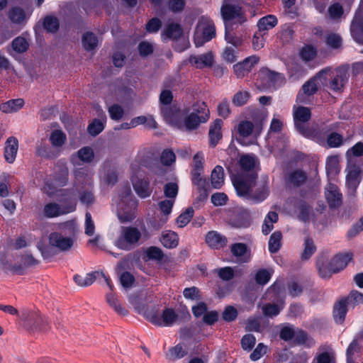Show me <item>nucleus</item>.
I'll use <instances>...</instances> for the list:
<instances>
[{"mask_svg":"<svg viewBox=\"0 0 363 363\" xmlns=\"http://www.w3.org/2000/svg\"><path fill=\"white\" fill-rule=\"evenodd\" d=\"M143 235L145 238L151 235L143 222L140 224V229L132 225L121 226L120 233L113 244L120 250L129 251L139 244Z\"/></svg>","mask_w":363,"mask_h":363,"instance_id":"nucleus-1","label":"nucleus"},{"mask_svg":"<svg viewBox=\"0 0 363 363\" xmlns=\"http://www.w3.org/2000/svg\"><path fill=\"white\" fill-rule=\"evenodd\" d=\"M130 302L139 312H143L147 320L157 326H171L178 318V314L172 308H164L160 316L157 311L148 310L145 305L140 304L137 296H132Z\"/></svg>","mask_w":363,"mask_h":363,"instance_id":"nucleus-2","label":"nucleus"},{"mask_svg":"<svg viewBox=\"0 0 363 363\" xmlns=\"http://www.w3.org/2000/svg\"><path fill=\"white\" fill-rule=\"evenodd\" d=\"M258 178L257 172H250L235 177L233 179V184L235 187L237 195L243 200L248 201L251 187Z\"/></svg>","mask_w":363,"mask_h":363,"instance_id":"nucleus-3","label":"nucleus"},{"mask_svg":"<svg viewBox=\"0 0 363 363\" xmlns=\"http://www.w3.org/2000/svg\"><path fill=\"white\" fill-rule=\"evenodd\" d=\"M220 14L224 22L225 28L232 27V21H237L242 24L246 21V17L239 5L223 3L220 8Z\"/></svg>","mask_w":363,"mask_h":363,"instance_id":"nucleus-4","label":"nucleus"},{"mask_svg":"<svg viewBox=\"0 0 363 363\" xmlns=\"http://www.w3.org/2000/svg\"><path fill=\"white\" fill-rule=\"evenodd\" d=\"M21 318L24 320V325L28 330L35 331L47 329V319L38 312L26 311L22 313Z\"/></svg>","mask_w":363,"mask_h":363,"instance_id":"nucleus-5","label":"nucleus"},{"mask_svg":"<svg viewBox=\"0 0 363 363\" xmlns=\"http://www.w3.org/2000/svg\"><path fill=\"white\" fill-rule=\"evenodd\" d=\"M311 110L303 106H294L293 119L296 130L301 134L308 128L306 124L311 118Z\"/></svg>","mask_w":363,"mask_h":363,"instance_id":"nucleus-6","label":"nucleus"},{"mask_svg":"<svg viewBox=\"0 0 363 363\" xmlns=\"http://www.w3.org/2000/svg\"><path fill=\"white\" fill-rule=\"evenodd\" d=\"M251 191L248 201L254 204L264 201L269 196L270 192L268 177H264L261 181L257 179L251 187Z\"/></svg>","mask_w":363,"mask_h":363,"instance_id":"nucleus-7","label":"nucleus"},{"mask_svg":"<svg viewBox=\"0 0 363 363\" xmlns=\"http://www.w3.org/2000/svg\"><path fill=\"white\" fill-rule=\"evenodd\" d=\"M332 128L325 123L317 124L308 128L302 133L305 138L314 140L320 145H325V140Z\"/></svg>","mask_w":363,"mask_h":363,"instance_id":"nucleus-8","label":"nucleus"},{"mask_svg":"<svg viewBox=\"0 0 363 363\" xmlns=\"http://www.w3.org/2000/svg\"><path fill=\"white\" fill-rule=\"evenodd\" d=\"M138 205L137 199L120 201L117 210V216L121 223L131 222L135 218V211Z\"/></svg>","mask_w":363,"mask_h":363,"instance_id":"nucleus-9","label":"nucleus"},{"mask_svg":"<svg viewBox=\"0 0 363 363\" xmlns=\"http://www.w3.org/2000/svg\"><path fill=\"white\" fill-rule=\"evenodd\" d=\"M76 210V204L69 202L62 206L53 202L46 203L43 208V215L46 218H56L61 215L74 212Z\"/></svg>","mask_w":363,"mask_h":363,"instance_id":"nucleus-10","label":"nucleus"},{"mask_svg":"<svg viewBox=\"0 0 363 363\" xmlns=\"http://www.w3.org/2000/svg\"><path fill=\"white\" fill-rule=\"evenodd\" d=\"M229 224L236 228H247L251 225V214L248 209L239 208L233 211Z\"/></svg>","mask_w":363,"mask_h":363,"instance_id":"nucleus-11","label":"nucleus"},{"mask_svg":"<svg viewBox=\"0 0 363 363\" xmlns=\"http://www.w3.org/2000/svg\"><path fill=\"white\" fill-rule=\"evenodd\" d=\"M325 196L330 209H336L342 203V194L337 185L330 183L325 191Z\"/></svg>","mask_w":363,"mask_h":363,"instance_id":"nucleus-12","label":"nucleus"},{"mask_svg":"<svg viewBox=\"0 0 363 363\" xmlns=\"http://www.w3.org/2000/svg\"><path fill=\"white\" fill-rule=\"evenodd\" d=\"M360 168L355 164L351 165L348 167L347 174L346 175V186L347 188L348 195L354 196L357 188L359 184V174Z\"/></svg>","mask_w":363,"mask_h":363,"instance_id":"nucleus-13","label":"nucleus"},{"mask_svg":"<svg viewBox=\"0 0 363 363\" xmlns=\"http://www.w3.org/2000/svg\"><path fill=\"white\" fill-rule=\"evenodd\" d=\"M131 182L133 189L140 198L146 199L152 194L153 188L150 186L149 178L132 177Z\"/></svg>","mask_w":363,"mask_h":363,"instance_id":"nucleus-14","label":"nucleus"},{"mask_svg":"<svg viewBox=\"0 0 363 363\" xmlns=\"http://www.w3.org/2000/svg\"><path fill=\"white\" fill-rule=\"evenodd\" d=\"M259 61V57L257 55L247 57L242 62L234 65L233 71L238 78H242L252 70Z\"/></svg>","mask_w":363,"mask_h":363,"instance_id":"nucleus-15","label":"nucleus"},{"mask_svg":"<svg viewBox=\"0 0 363 363\" xmlns=\"http://www.w3.org/2000/svg\"><path fill=\"white\" fill-rule=\"evenodd\" d=\"M216 37V26L213 21L207 20L203 23L202 37H199L198 33L194 35L196 47L203 45L205 43L211 40Z\"/></svg>","mask_w":363,"mask_h":363,"instance_id":"nucleus-16","label":"nucleus"},{"mask_svg":"<svg viewBox=\"0 0 363 363\" xmlns=\"http://www.w3.org/2000/svg\"><path fill=\"white\" fill-rule=\"evenodd\" d=\"M184 35V31L182 26L177 23H167L161 33V38L163 42L167 40H177Z\"/></svg>","mask_w":363,"mask_h":363,"instance_id":"nucleus-17","label":"nucleus"},{"mask_svg":"<svg viewBox=\"0 0 363 363\" xmlns=\"http://www.w3.org/2000/svg\"><path fill=\"white\" fill-rule=\"evenodd\" d=\"M205 242L211 249L220 250L227 246L228 239L220 233L211 230L206 233Z\"/></svg>","mask_w":363,"mask_h":363,"instance_id":"nucleus-18","label":"nucleus"},{"mask_svg":"<svg viewBox=\"0 0 363 363\" xmlns=\"http://www.w3.org/2000/svg\"><path fill=\"white\" fill-rule=\"evenodd\" d=\"M49 244L58 248L62 251H66L70 249L73 245V240L70 238L64 237L62 233L52 232L48 237Z\"/></svg>","mask_w":363,"mask_h":363,"instance_id":"nucleus-19","label":"nucleus"},{"mask_svg":"<svg viewBox=\"0 0 363 363\" xmlns=\"http://www.w3.org/2000/svg\"><path fill=\"white\" fill-rule=\"evenodd\" d=\"M223 122L221 119H216L210 125L208 131L209 146L215 147L222 139V126Z\"/></svg>","mask_w":363,"mask_h":363,"instance_id":"nucleus-20","label":"nucleus"},{"mask_svg":"<svg viewBox=\"0 0 363 363\" xmlns=\"http://www.w3.org/2000/svg\"><path fill=\"white\" fill-rule=\"evenodd\" d=\"M230 252L242 262H248L250 258V249L247 244L235 242L230 247Z\"/></svg>","mask_w":363,"mask_h":363,"instance_id":"nucleus-21","label":"nucleus"},{"mask_svg":"<svg viewBox=\"0 0 363 363\" xmlns=\"http://www.w3.org/2000/svg\"><path fill=\"white\" fill-rule=\"evenodd\" d=\"M352 256L351 252L337 254L331 259L329 265H331L333 272L337 273L347 266L352 260Z\"/></svg>","mask_w":363,"mask_h":363,"instance_id":"nucleus-22","label":"nucleus"},{"mask_svg":"<svg viewBox=\"0 0 363 363\" xmlns=\"http://www.w3.org/2000/svg\"><path fill=\"white\" fill-rule=\"evenodd\" d=\"M308 176L306 173L300 169L289 172L285 177V182L294 187H300L306 183Z\"/></svg>","mask_w":363,"mask_h":363,"instance_id":"nucleus-23","label":"nucleus"},{"mask_svg":"<svg viewBox=\"0 0 363 363\" xmlns=\"http://www.w3.org/2000/svg\"><path fill=\"white\" fill-rule=\"evenodd\" d=\"M69 177L68 168L65 163L57 162L55 165L53 179L56 184L60 186H64L67 184Z\"/></svg>","mask_w":363,"mask_h":363,"instance_id":"nucleus-24","label":"nucleus"},{"mask_svg":"<svg viewBox=\"0 0 363 363\" xmlns=\"http://www.w3.org/2000/svg\"><path fill=\"white\" fill-rule=\"evenodd\" d=\"M350 33L356 42L363 44V15L355 14L350 26Z\"/></svg>","mask_w":363,"mask_h":363,"instance_id":"nucleus-25","label":"nucleus"},{"mask_svg":"<svg viewBox=\"0 0 363 363\" xmlns=\"http://www.w3.org/2000/svg\"><path fill=\"white\" fill-rule=\"evenodd\" d=\"M347 306L346 300L342 298L334 303L333 317L337 324L342 325L345 322L348 311Z\"/></svg>","mask_w":363,"mask_h":363,"instance_id":"nucleus-26","label":"nucleus"},{"mask_svg":"<svg viewBox=\"0 0 363 363\" xmlns=\"http://www.w3.org/2000/svg\"><path fill=\"white\" fill-rule=\"evenodd\" d=\"M164 119L171 123H177L179 120L180 108L176 104L160 106Z\"/></svg>","mask_w":363,"mask_h":363,"instance_id":"nucleus-27","label":"nucleus"},{"mask_svg":"<svg viewBox=\"0 0 363 363\" xmlns=\"http://www.w3.org/2000/svg\"><path fill=\"white\" fill-rule=\"evenodd\" d=\"M278 22V18L275 15L268 14L258 20L257 27L259 31L267 35L268 31L276 27Z\"/></svg>","mask_w":363,"mask_h":363,"instance_id":"nucleus-28","label":"nucleus"},{"mask_svg":"<svg viewBox=\"0 0 363 363\" xmlns=\"http://www.w3.org/2000/svg\"><path fill=\"white\" fill-rule=\"evenodd\" d=\"M18 148V140L15 137H9L6 141L4 148V157L7 162L12 164L15 161Z\"/></svg>","mask_w":363,"mask_h":363,"instance_id":"nucleus-29","label":"nucleus"},{"mask_svg":"<svg viewBox=\"0 0 363 363\" xmlns=\"http://www.w3.org/2000/svg\"><path fill=\"white\" fill-rule=\"evenodd\" d=\"M207 121V115L199 116L196 113H191L184 118V125L186 130L191 131L197 129L201 123Z\"/></svg>","mask_w":363,"mask_h":363,"instance_id":"nucleus-30","label":"nucleus"},{"mask_svg":"<svg viewBox=\"0 0 363 363\" xmlns=\"http://www.w3.org/2000/svg\"><path fill=\"white\" fill-rule=\"evenodd\" d=\"M189 62L192 65H195L196 68L202 69L204 67H212L213 58L211 52L201 55L199 57L192 55L189 57Z\"/></svg>","mask_w":363,"mask_h":363,"instance_id":"nucleus-31","label":"nucleus"},{"mask_svg":"<svg viewBox=\"0 0 363 363\" xmlns=\"http://www.w3.org/2000/svg\"><path fill=\"white\" fill-rule=\"evenodd\" d=\"M145 257L147 260L156 261L160 265L168 261L162 249L156 246H150L145 250Z\"/></svg>","mask_w":363,"mask_h":363,"instance_id":"nucleus-32","label":"nucleus"},{"mask_svg":"<svg viewBox=\"0 0 363 363\" xmlns=\"http://www.w3.org/2000/svg\"><path fill=\"white\" fill-rule=\"evenodd\" d=\"M260 74L263 75L269 86H277L282 84L284 81V76L277 72L271 71L267 68H263L260 71Z\"/></svg>","mask_w":363,"mask_h":363,"instance_id":"nucleus-33","label":"nucleus"},{"mask_svg":"<svg viewBox=\"0 0 363 363\" xmlns=\"http://www.w3.org/2000/svg\"><path fill=\"white\" fill-rule=\"evenodd\" d=\"M162 245L168 249H173L179 245V236L174 231L168 230L163 232L160 238Z\"/></svg>","mask_w":363,"mask_h":363,"instance_id":"nucleus-34","label":"nucleus"},{"mask_svg":"<svg viewBox=\"0 0 363 363\" xmlns=\"http://www.w3.org/2000/svg\"><path fill=\"white\" fill-rule=\"evenodd\" d=\"M257 162L258 160L254 155L244 154L240 157L238 164L242 171L251 172Z\"/></svg>","mask_w":363,"mask_h":363,"instance_id":"nucleus-35","label":"nucleus"},{"mask_svg":"<svg viewBox=\"0 0 363 363\" xmlns=\"http://www.w3.org/2000/svg\"><path fill=\"white\" fill-rule=\"evenodd\" d=\"M346 74L341 70H337L335 76L330 79L328 86L334 92H341L344 87Z\"/></svg>","mask_w":363,"mask_h":363,"instance_id":"nucleus-36","label":"nucleus"},{"mask_svg":"<svg viewBox=\"0 0 363 363\" xmlns=\"http://www.w3.org/2000/svg\"><path fill=\"white\" fill-rule=\"evenodd\" d=\"M187 349L182 343H179L169 349L166 353V358L170 361L182 359L187 354Z\"/></svg>","mask_w":363,"mask_h":363,"instance_id":"nucleus-37","label":"nucleus"},{"mask_svg":"<svg viewBox=\"0 0 363 363\" xmlns=\"http://www.w3.org/2000/svg\"><path fill=\"white\" fill-rule=\"evenodd\" d=\"M98 37L93 32L87 31L82 37V44L86 51H92L98 46Z\"/></svg>","mask_w":363,"mask_h":363,"instance_id":"nucleus-38","label":"nucleus"},{"mask_svg":"<svg viewBox=\"0 0 363 363\" xmlns=\"http://www.w3.org/2000/svg\"><path fill=\"white\" fill-rule=\"evenodd\" d=\"M24 105V101L22 99H11L0 105V110L3 113H9L16 112Z\"/></svg>","mask_w":363,"mask_h":363,"instance_id":"nucleus-39","label":"nucleus"},{"mask_svg":"<svg viewBox=\"0 0 363 363\" xmlns=\"http://www.w3.org/2000/svg\"><path fill=\"white\" fill-rule=\"evenodd\" d=\"M254 128V124L250 121H242L238 125L237 130L239 134V138H237V141L242 143L241 139L250 136Z\"/></svg>","mask_w":363,"mask_h":363,"instance_id":"nucleus-40","label":"nucleus"},{"mask_svg":"<svg viewBox=\"0 0 363 363\" xmlns=\"http://www.w3.org/2000/svg\"><path fill=\"white\" fill-rule=\"evenodd\" d=\"M211 185L214 189H220L224 183V170L223 168L217 165L213 169L211 175Z\"/></svg>","mask_w":363,"mask_h":363,"instance_id":"nucleus-41","label":"nucleus"},{"mask_svg":"<svg viewBox=\"0 0 363 363\" xmlns=\"http://www.w3.org/2000/svg\"><path fill=\"white\" fill-rule=\"evenodd\" d=\"M43 26L50 33H56L60 28V22L54 16H46L43 18Z\"/></svg>","mask_w":363,"mask_h":363,"instance_id":"nucleus-42","label":"nucleus"},{"mask_svg":"<svg viewBox=\"0 0 363 363\" xmlns=\"http://www.w3.org/2000/svg\"><path fill=\"white\" fill-rule=\"evenodd\" d=\"M282 234L281 231L274 232L269 237L268 250L271 253H277L281 246Z\"/></svg>","mask_w":363,"mask_h":363,"instance_id":"nucleus-43","label":"nucleus"},{"mask_svg":"<svg viewBox=\"0 0 363 363\" xmlns=\"http://www.w3.org/2000/svg\"><path fill=\"white\" fill-rule=\"evenodd\" d=\"M9 19L14 23L21 24L26 21V16L24 10L18 6L12 7L9 12Z\"/></svg>","mask_w":363,"mask_h":363,"instance_id":"nucleus-44","label":"nucleus"},{"mask_svg":"<svg viewBox=\"0 0 363 363\" xmlns=\"http://www.w3.org/2000/svg\"><path fill=\"white\" fill-rule=\"evenodd\" d=\"M316 267L318 271L319 275L322 278H329L333 274H335L332 270L331 265H329V262L325 261L323 258H318L316 262Z\"/></svg>","mask_w":363,"mask_h":363,"instance_id":"nucleus-45","label":"nucleus"},{"mask_svg":"<svg viewBox=\"0 0 363 363\" xmlns=\"http://www.w3.org/2000/svg\"><path fill=\"white\" fill-rule=\"evenodd\" d=\"M50 141L52 147H61L65 144L67 136L62 130H55L50 134Z\"/></svg>","mask_w":363,"mask_h":363,"instance_id":"nucleus-46","label":"nucleus"},{"mask_svg":"<svg viewBox=\"0 0 363 363\" xmlns=\"http://www.w3.org/2000/svg\"><path fill=\"white\" fill-rule=\"evenodd\" d=\"M316 247L313 239L307 237L304 240V250L301 255V259L303 261L308 260L315 252Z\"/></svg>","mask_w":363,"mask_h":363,"instance_id":"nucleus-47","label":"nucleus"},{"mask_svg":"<svg viewBox=\"0 0 363 363\" xmlns=\"http://www.w3.org/2000/svg\"><path fill=\"white\" fill-rule=\"evenodd\" d=\"M343 143L342 135L337 132L330 131L325 140V144L330 148L339 147L343 145Z\"/></svg>","mask_w":363,"mask_h":363,"instance_id":"nucleus-48","label":"nucleus"},{"mask_svg":"<svg viewBox=\"0 0 363 363\" xmlns=\"http://www.w3.org/2000/svg\"><path fill=\"white\" fill-rule=\"evenodd\" d=\"M342 298L346 300L347 305H350L353 308L357 305L363 304V294L357 290L351 291L347 296Z\"/></svg>","mask_w":363,"mask_h":363,"instance_id":"nucleus-49","label":"nucleus"},{"mask_svg":"<svg viewBox=\"0 0 363 363\" xmlns=\"http://www.w3.org/2000/svg\"><path fill=\"white\" fill-rule=\"evenodd\" d=\"M108 112L110 118L114 121H121L125 114L124 109L121 105L118 104H113L108 106Z\"/></svg>","mask_w":363,"mask_h":363,"instance_id":"nucleus-50","label":"nucleus"},{"mask_svg":"<svg viewBox=\"0 0 363 363\" xmlns=\"http://www.w3.org/2000/svg\"><path fill=\"white\" fill-rule=\"evenodd\" d=\"M194 210L192 207H188L176 219V223L179 228L186 226L193 218Z\"/></svg>","mask_w":363,"mask_h":363,"instance_id":"nucleus-51","label":"nucleus"},{"mask_svg":"<svg viewBox=\"0 0 363 363\" xmlns=\"http://www.w3.org/2000/svg\"><path fill=\"white\" fill-rule=\"evenodd\" d=\"M325 170L328 177L338 174V160L336 156H330L326 160Z\"/></svg>","mask_w":363,"mask_h":363,"instance_id":"nucleus-52","label":"nucleus"},{"mask_svg":"<svg viewBox=\"0 0 363 363\" xmlns=\"http://www.w3.org/2000/svg\"><path fill=\"white\" fill-rule=\"evenodd\" d=\"M297 210L298 211V218L303 221H306L309 219L310 212L311 207L304 200H300L297 205Z\"/></svg>","mask_w":363,"mask_h":363,"instance_id":"nucleus-53","label":"nucleus"},{"mask_svg":"<svg viewBox=\"0 0 363 363\" xmlns=\"http://www.w3.org/2000/svg\"><path fill=\"white\" fill-rule=\"evenodd\" d=\"M272 275V272L266 269H260L256 272L255 279L257 284L264 286L269 281Z\"/></svg>","mask_w":363,"mask_h":363,"instance_id":"nucleus-54","label":"nucleus"},{"mask_svg":"<svg viewBox=\"0 0 363 363\" xmlns=\"http://www.w3.org/2000/svg\"><path fill=\"white\" fill-rule=\"evenodd\" d=\"M281 308L276 303H267L262 308V313L265 317L273 318L278 315Z\"/></svg>","mask_w":363,"mask_h":363,"instance_id":"nucleus-55","label":"nucleus"},{"mask_svg":"<svg viewBox=\"0 0 363 363\" xmlns=\"http://www.w3.org/2000/svg\"><path fill=\"white\" fill-rule=\"evenodd\" d=\"M294 30L291 23H285L281 26L279 33L280 39L284 43H289L293 39Z\"/></svg>","mask_w":363,"mask_h":363,"instance_id":"nucleus-56","label":"nucleus"},{"mask_svg":"<svg viewBox=\"0 0 363 363\" xmlns=\"http://www.w3.org/2000/svg\"><path fill=\"white\" fill-rule=\"evenodd\" d=\"M203 171H191V182L194 185H196L198 189H203L205 187H208V180L201 177V173Z\"/></svg>","mask_w":363,"mask_h":363,"instance_id":"nucleus-57","label":"nucleus"},{"mask_svg":"<svg viewBox=\"0 0 363 363\" xmlns=\"http://www.w3.org/2000/svg\"><path fill=\"white\" fill-rule=\"evenodd\" d=\"M317 55L316 49L311 45L303 46L300 51L301 58L306 62L313 60Z\"/></svg>","mask_w":363,"mask_h":363,"instance_id":"nucleus-58","label":"nucleus"},{"mask_svg":"<svg viewBox=\"0 0 363 363\" xmlns=\"http://www.w3.org/2000/svg\"><path fill=\"white\" fill-rule=\"evenodd\" d=\"M256 344V337L252 334L244 335L240 340L241 347L244 351H251Z\"/></svg>","mask_w":363,"mask_h":363,"instance_id":"nucleus-59","label":"nucleus"},{"mask_svg":"<svg viewBox=\"0 0 363 363\" xmlns=\"http://www.w3.org/2000/svg\"><path fill=\"white\" fill-rule=\"evenodd\" d=\"M361 350V347L358 342L357 338H354L348 345L346 350V359L347 362H352L354 360V355L355 353L359 352Z\"/></svg>","mask_w":363,"mask_h":363,"instance_id":"nucleus-60","label":"nucleus"},{"mask_svg":"<svg viewBox=\"0 0 363 363\" xmlns=\"http://www.w3.org/2000/svg\"><path fill=\"white\" fill-rule=\"evenodd\" d=\"M104 127L103 121L95 118L89 124L87 130L91 136H96L104 130Z\"/></svg>","mask_w":363,"mask_h":363,"instance_id":"nucleus-61","label":"nucleus"},{"mask_svg":"<svg viewBox=\"0 0 363 363\" xmlns=\"http://www.w3.org/2000/svg\"><path fill=\"white\" fill-rule=\"evenodd\" d=\"M250 94L247 91H240L233 97L232 102L236 106H242L246 104L250 99Z\"/></svg>","mask_w":363,"mask_h":363,"instance_id":"nucleus-62","label":"nucleus"},{"mask_svg":"<svg viewBox=\"0 0 363 363\" xmlns=\"http://www.w3.org/2000/svg\"><path fill=\"white\" fill-rule=\"evenodd\" d=\"M162 26V21L157 17H153L147 22L145 30L148 33H156L160 30Z\"/></svg>","mask_w":363,"mask_h":363,"instance_id":"nucleus-63","label":"nucleus"},{"mask_svg":"<svg viewBox=\"0 0 363 363\" xmlns=\"http://www.w3.org/2000/svg\"><path fill=\"white\" fill-rule=\"evenodd\" d=\"M11 45L13 49L18 53L24 52L28 49V43L23 37L16 38L13 40Z\"/></svg>","mask_w":363,"mask_h":363,"instance_id":"nucleus-64","label":"nucleus"}]
</instances>
